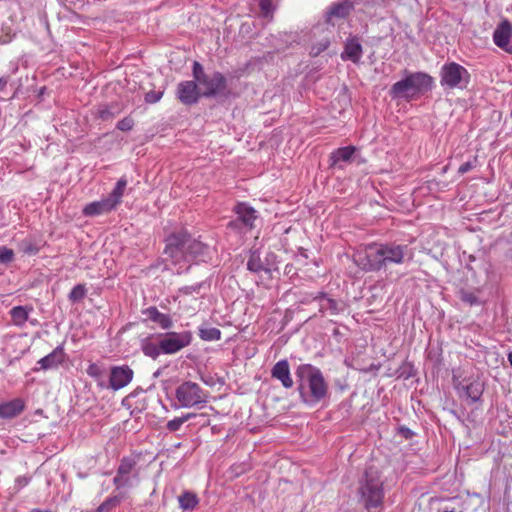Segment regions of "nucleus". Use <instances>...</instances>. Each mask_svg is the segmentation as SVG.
Returning <instances> with one entry per match:
<instances>
[{"mask_svg": "<svg viewBox=\"0 0 512 512\" xmlns=\"http://www.w3.org/2000/svg\"><path fill=\"white\" fill-rule=\"evenodd\" d=\"M314 300L319 302V311L321 313L328 311L330 315H337L344 310L342 302L329 298L324 293H320Z\"/></svg>", "mask_w": 512, "mask_h": 512, "instance_id": "aec40b11", "label": "nucleus"}, {"mask_svg": "<svg viewBox=\"0 0 512 512\" xmlns=\"http://www.w3.org/2000/svg\"><path fill=\"white\" fill-rule=\"evenodd\" d=\"M468 259H469V263L467 264L466 267L468 270L473 271V267H472L471 263L476 260V257L474 255H469Z\"/></svg>", "mask_w": 512, "mask_h": 512, "instance_id": "a18cd8bd", "label": "nucleus"}, {"mask_svg": "<svg viewBox=\"0 0 512 512\" xmlns=\"http://www.w3.org/2000/svg\"><path fill=\"white\" fill-rule=\"evenodd\" d=\"M115 209L113 203H111L108 198L102 199L100 201H95L87 204L83 209V214L85 216H97L104 213H108Z\"/></svg>", "mask_w": 512, "mask_h": 512, "instance_id": "5701e85b", "label": "nucleus"}, {"mask_svg": "<svg viewBox=\"0 0 512 512\" xmlns=\"http://www.w3.org/2000/svg\"><path fill=\"white\" fill-rule=\"evenodd\" d=\"M199 417L203 420L202 425L209 424V419L205 414L188 413L182 417L174 418L167 422L166 427L170 432H175L189 419Z\"/></svg>", "mask_w": 512, "mask_h": 512, "instance_id": "393cba45", "label": "nucleus"}, {"mask_svg": "<svg viewBox=\"0 0 512 512\" xmlns=\"http://www.w3.org/2000/svg\"><path fill=\"white\" fill-rule=\"evenodd\" d=\"M190 331L166 332L150 335L141 341L143 354L152 359H157L161 354H176L192 342Z\"/></svg>", "mask_w": 512, "mask_h": 512, "instance_id": "7ed1b4c3", "label": "nucleus"}, {"mask_svg": "<svg viewBox=\"0 0 512 512\" xmlns=\"http://www.w3.org/2000/svg\"><path fill=\"white\" fill-rule=\"evenodd\" d=\"M401 432L406 438H409L413 435L412 431L408 428H401Z\"/></svg>", "mask_w": 512, "mask_h": 512, "instance_id": "49530a36", "label": "nucleus"}, {"mask_svg": "<svg viewBox=\"0 0 512 512\" xmlns=\"http://www.w3.org/2000/svg\"><path fill=\"white\" fill-rule=\"evenodd\" d=\"M135 466L136 461L132 458L125 457L121 460L117 473L113 479V483L117 489L133 485L130 474L134 471Z\"/></svg>", "mask_w": 512, "mask_h": 512, "instance_id": "2eb2a0df", "label": "nucleus"}, {"mask_svg": "<svg viewBox=\"0 0 512 512\" xmlns=\"http://www.w3.org/2000/svg\"><path fill=\"white\" fill-rule=\"evenodd\" d=\"M8 77H0V91H3L8 83Z\"/></svg>", "mask_w": 512, "mask_h": 512, "instance_id": "c03bdc74", "label": "nucleus"}, {"mask_svg": "<svg viewBox=\"0 0 512 512\" xmlns=\"http://www.w3.org/2000/svg\"><path fill=\"white\" fill-rule=\"evenodd\" d=\"M86 372H87V374L90 377H92V378H94L96 380H98L101 377H103V375L105 373L104 369L101 366H99L98 364H96V363H91L87 367Z\"/></svg>", "mask_w": 512, "mask_h": 512, "instance_id": "f704fd0d", "label": "nucleus"}, {"mask_svg": "<svg viewBox=\"0 0 512 512\" xmlns=\"http://www.w3.org/2000/svg\"><path fill=\"white\" fill-rule=\"evenodd\" d=\"M406 258H410L407 245L373 243L366 248L365 252L357 253L354 256V262L365 272H376L389 265L402 264Z\"/></svg>", "mask_w": 512, "mask_h": 512, "instance_id": "f257e3e1", "label": "nucleus"}, {"mask_svg": "<svg viewBox=\"0 0 512 512\" xmlns=\"http://www.w3.org/2000/svg\"><path fill=\"white\" fill-rule=\"evenodd\" d=\"M175 397L181 407H202L207 403L208 392L195 382L185 381L176 388Z\"/></svg>", "mask_w": 512, "mask_h": 512, "instance_id": "0eeeda50", "label": "nucleus"}, {"mask_svg": "<svg viewBox=\"0 0 512 512\" xmlns=\"http://www.w3.org/2000/svg\"><path fill=\"white\" fill-rule=\"evenodd\" d=\"M185 231L171 233L165 239V249L163 255L165 260H170L172 263L177 264L187 258L186 255V242Z\"/></svg>", "mask_w": 512, "mask_h": 512, "instance_id": "1a4fd4ad", "label": "nucleus"}, {"mask_svg": "<svg viewBox=\"0 0 512 512\" xmlns=\"http://www.w3.org/2000/svg\"><path fill=\"white\" fill-rule=\"evenodd\" d=\"M179 506L183 510H193L198 505L197 495L190 491H185L178 497Z\"/></svg>", "mask_w": 512, "mask_h": 512, "instance_id": "c756f323", "label": "nucleus"}, {"mask_svg": "<svg viewBox=\"0 0 512 512\" xmlns=\"http://www.w3.org/2000/svg\"><path fill=\"white\" fill-rule=\"evenodd\" d=\"M134 126L132 118L126 117L117 123V128L121 131H130Z\"/></svg>", "mask_w": 512, "mask_h": 512, "instance_id": "58836bf2", "label": "nucleus"}, {"mask_svg": "<svg viewBox=\"0 0 512 512\" xmlns=\"http://www.w3.org/2000/svg\"><path fill=\"white\" fill-rule=\"evenodd\" d=\"M21 249L25 254H28V255H35L39 251V248L35 244H33L32 242H28V241H23L21 243Z\"/></svg>", "mask_w": 512, "mask_h": 512, "instance_id": "4c0bfd02", "label": "nucleus"}, {"mask_svg": "<svg viewBox=\"0 0 512 512\" xmlns=\"http://www.w3.org/2000/svg\"><path fill=\"white\" fill-rule=\"evenodd\" d=\"M24 409V403L21 399H14L12 401L0 404V417L13 418L19 415Z\"/></svg>", "mask_w": 512, "mask_h": 512, "instance_id": "b1692460", "label": "nucleus"}, {"mask_svg": "<svg viewBox=\"0 0 512 512\" xmlns=\"http://www.w3.org/2000/svg\"><path fill=\"white\" fill-rule=\"evenodd\" d=\"M297 391L302 403L314 406L329 395V386L321 370L311 364H300L295 369Z\"/></svg>", "mask_w": 512, "mask_h": 512, "instance_id": "f03ea898", "label": "nucleus"}, {"mask_svg": "<svg viewBox=\"0 0 512 512\" xmlns=\"http://www.w3.org/2000/svg\"><path fill=\"white\" fill-rule=\"evenodd\" d=\"M177 98L178 100L187 106L198 103L202 96V92L199 88L198 83L194 81H182L177 85Z\"/></svg>", "mask_w": 512, "mask_h": 512, "instance_id": "9b49d317", "label": "nucleus"}, {"mask_svg": "<svg viewBox=\"0 0 512 512\" xmlns=\"http://www.w3.org/2000/svg\"><path fill=\"white\" fill-rule=\"evenodd\" d=\"M87 290L84 284L76 285L68 295V298L71 302L76 303L84 299L86 296Z\"/></svg>", "mask_w": 512, "mask_h": 512, "instance_id": "72a5a7b5", "label": "nucleus"}, {"mask_svg": "<svg viewBox=\"0 0 512 512\" xmlns=\"http://www.w3.org/2000/svg\"><path fill=\"white\" fill-rule=\"evenodd\" d=\"M192 75L199 85L202 96L206 98L226 97L229 94L227 79L218 71L210 74L204 71L203 66L194 61L192 67Z\"/></svg>", "mask_w": 512, "mask_h": 512, "instance_id": "423d86ee", "label": "nucleus"}, {"mask_svg": "<svg viewBox=\"0 0 512 512\" xmlns=\"http://www.w3.org/2000/svg\"><path fill=\"white\" fill-rule=\"evenodd\" d=\"M134 372L128 365L113 366L110 369L109 387L114 391L127 386L133 379Z\"/></svg>", "mask_w": 512, "mask_h": 512, "instance_id": "f8f14e48", "label": "nucleus"}, {"mask_svg": "<svg viewBox=\"0 0 512 512\" xmlns=\"http://www.w3.org/2000/svg\"><path fill=\"white\" fill-rule=\"evenodd\" d=\"M271 377L280 381L282 386L286 389H290L294 385L290 373V366L286 359L278 361L271 369Z\"/></svg>", "mask_w": 512, "mask_h": 512, "instance_id": "dca6fc26", "label": "nucleus"}, {"mask_svg": "<svg viewBox=\"0 0 512 512\" xmlns=\"http://www.w3.org/2000/svg\"><path fill=\"white\" fill-rule=\"evenodd\" d=\"M16 482H17V485L19 487H24V486H26L28 484V479L25 478V477H20V478L17 479Z\"/></svg>", "mask_w": 512, "mask_h": 512, "instance_id": "37998d69", "label": "nucleus"}, {"mask_svg": "<svg viewBox=\"0 0 512 512\" xmlns=\"http://www.w3.org/2000/svg\"><path fill=\"white\" fill-rule=\"evenodd\" d=\"M159 373H160V372H159V371H157V372L154 374V376H155V377H157V376L159 375Z\"/></svg>", "mask_w": 512, "mask_h": 512, "instance_id": "09e8293b", "label": "nucleus"}, {"mask_svg": "<svg viewBox=\"0 0 512 512\" xmlns=\"http://www.w3.org/2000/svg\"><path fill=\"white\" fill-rule=\"evenodd\" d=\"M440 83L449 89L465 88L469 83L470 74L466 68L456 62H450L441 68Z\"/></svg>", "mask_w": 512, "mask_h": 512, "instance_id": "6e6552de", "label": "nucleus"}, {"mask_svg": "<svg viewBox=\"0 0 512 512\" xmlns=\"http://www.w3.org/2000/svg\"><path fill=\"white\" fill-rule=\"evenodd\" d=\"M405 77L395 82L389 91L392 99L410 100L414 96L431 90L433 78L424 72H408L404 70Z\"/></svg>", "mask_w": 512, "mask_h": 512, "instance_id": "39448f33", "label": "nucleus"}, {"mask_svg": "<svg viewBox=\"0 0 512 512\" xmlns=\"http://www.w3.org/2000/svg\"><path fill=\"white\" fill-rule=\"evenodd\" d=\"M379 469L367 466L363 478L359 482L360 501L368 512L380 511L383 507L384 488Z\"/></svg>", "mask_w": 512, "mask_h": 512, "instance_id": "20e7f679", "label": "nucleus"}, {"mask_svg": "<svg viewBox=\"0 0 512 512\" xmlns=\"http://www.w3.org/2000/svg\"><path fill=\"white\" fill-rule=\"evenodd\" d=\"M330 45V39L329 37L322 38L319 42L313 44L310 49V56L317 57L319 56L323 51H325Z\"/></svg>", "mask_w": 512, "mask_h": 512, "instance_id": "473e14b6", "label": "nucleus"}, {"mask_svg": "<svg viewBox=\"0 0 512 512\" xmlns=\"http://www.w3.org/2000/svg\"><path fill=\"white\" fill-rule=\"evenodd\" d=\"M476 292H480V290L477 289L476 291H471L462 288L458 292V297L463 303L469 306H479L482 304V301L479 299Z\"/></svg>", "mask_w": 512, "mask_h": 512, "instance_id": "7c9ffc66", "label": "nucleus"}, {"mask_svg": "<svg viewBox=\"0 0 512 512\" xmlns=\"http://www.w3.org/2000/svg\"><path fill=\"white\" fill-rule=\"evenodd\" d=\"M113 116H114V114L110 111L109 108H103V109L99 110V117L102 120H108V119L112 118Z\"/></svg>", "mask_w": 512, "mask_h": 512, "instance_id": "79ce46f5", "label": "nucleus"}, {"mask_svg": "<svg viewBox=\"0 0 512 512\" xmlns=\"http://www.w3.org/2000/svg\"><path fill=\"white\" fill-rule=\"evenodd\" d=\"M30 512H49V511H44V510H40V509H32Z\"/></svg>", "mask_w": 512, "mask_h": 512, "instance_id": "de8ad7c7", "label": "nucleus"}, {"mask_svg": "<svg viewBox=\"0 0 512 512\" xmlns=\"http://www.w3.org/2000/svg\"><path fill=\"white\" fill-rule=\"evenodd\" d=\"M65 352L62 345L57 346L50 354L41 358L37 364L43 370H49L57 368L64 362Z\"/></svg>", "mask_w": 512, "mask_h": 512, "instance_id": "f3484780", "label": "nucleus"}, {"mask_svg": "<svg viewBox=\"0 0 512 512\" xmlns=\"http://www.w3.org/2000/svg\"><path fill=\"white\" fill-rule=\"evenodd\" d=\"M454 386L459 391L460 396L466 397L471 400V402L479 401L484 391V383L479 379H472L463 382H459L454 379Z\"/></svg>", "mask_w": 512, "mask_h": 512, "instance_id": "ddd939ff", "label": "nucleus"}, {"mask_svg": "<svg viewBox=\"0 0 512 512\" xmlns=\"http://www.w3.org/2000/svg\"><path fill=\"white\" fill-rule=\"evenodd\" d=\"M260 9L264 16H268L272 12V2L271 0H260L259 2Z\"/></svg>", "mask_w": 512, "mask_h": 512, "instance_id": "a19ab883", "label": "nucleus"}, {"mask_svg": "<svg viewBox=\"0 0 512 512\" xmlns=\"http://www.w3.org/2000/svg\"><path fill=\"white\" fill-rule=\"evenodd\" d=\"M352 4L349 2L336 3L327 12V22L332 23L333 18L343 19L352 9Z\"/></svg>", "mask_w": 512, "mask_h": 512, "instance_id": "a878e982", "label": "nucleus"}, {"mask_svg": "<svg viewBox=\"0 0 512 512\" xmlns=\"http://www.w3.org/2000/svg\"><path fill=\"white\" fill-rule=\"evenodd\" d=\"M476 162H477L476 157L474 158L473 161L464 162L463 164L460 165V167L458 169V173L463 175V174L469 172L476 166Z\"/></svg>", "mask_w": 512, "mask_h": 512, "instance_id": "ea45409f", "label": "nucleus"}, {"mask_svg": "<svg viewBox=\"0 0 512 512\" xmlns=\"http://www.w3.org/2000/svg\"><path fill=\"white\" fill-rule=\"evenodd\" d=\"M142 314L154 323H157L163 330H168L173 326V320L168 314L161 313L156 307L152 306L142 311Z\"/></svg>", "mask_w": 512, "mask_h": 512, "instance_id": "6ab92c4d", "label": "nucleus"}, {"mask_svg": "<svg viewBox=\"0 0 512 512\" xmlns=\"http://www.w3.org/2000/svg\"><path fill=\"white\" fill-rule=\"evenodd\" d=\"M163 93V91L151 90L145 94V102L149 104H155L158 101H160V99L163 96Z\"/></svg>", "mask_w": 512, "mask_h": 512, "instance_id": "c9c22d12", "label": "nucleus"}, {"mask_svg": "<svg viewBox=\"0 0 512 512\" xmlns=\"http://www.w3.org/2000/svg\"><path fill=\"white\" fill-rule=\"evenodd\" d=\"M126 186H127V179L123 176L117 181L115 188L112 190V192L107 197L108 200L111 203H113V206L115 208L121 202V198L124 195Z\"/></svg>", "mask_w": 512, "mask_h": 512, "instance_id": "c85d7f7f", "label": "nucleus"}, {"mask_svg": "<svg viewBox=\"0 0 512 512\" xmlns=\"http://www.w3.org/2000/svg\"><path fill=\"white\" fill-rule=\"evenodd\" d=\"M14 252L5 246L0 247V262L9 263L13 260Z\"/></svg>", "mask_w": 512, "mask_h": 512, "instance_id": "e433bc0d", "label": "nucleus"}, {"mask_svg": "<svg viewBox=\"0 0 512 512\" xmlns=\"http://www.w3.org/2000/svg\"><path fill=\"white\" fill-rule=\"evenodd\" d=\"M362 56V45L357 37L347 40L344 51L341 55L342 59H349L354 63L359 62Z\"/></svg>", "mask_w": 512, "mask_h": 512, "instance_id": "4be33fe9", "label": "nucleus"}, {"mask_svg": "<svg viewBox=\"0 0 512 512\" xmlns=\"http://www.w3.org/2000/svg\"><path fill=\"white\" fill-rule=\"evenodd\" d=\"M199 336L205 341H214L221 338V331L215 327L200 328Z\"/></svg>", "mask_w": 512, "mask_h": 512, "instance_id": "2f4dec72", "label": "nucleus"}, {"mask_svg": "<svg viewBox=\"0 0 512 512\" xmlns=\"http://www.w3.org/2000/svg\"><path fill=\"white\" fill-rule=\"evenodd\" d=\"M237 219L230 221L228 226L231 228H243L245 230H251L254 228V222L258 218L257 211L246 203H239L235 207Z\"/></svg>", "mask_w": 512, "mask_h": 512, "instance_id": "9d476101", "label": "nucleus"}, {"mask_svg": "<svg viewBox=\"0 0 512 512\" xmlns=\"http://www.w3.org/2000/svg\"><path fill=\"white\" fill-rule=\"evenodd\" d=\"M247 269L252 273L270 272V269L262 262L258 251H252L250 253Z\"/></svg>", "mask_w": 512, "mask_h": 512, "instance_id": "cd10ccee", "label": "nucleus"}, {"mask_svg": "<svg viewBox=\"0 0 512 512\" xmlns=\"http://www.w3.org/2000/svg\"><path fill=\"white\" fill-rule=\"evenodd\" d=\"M356 151L354 146H345L336 149L330 154L329 161L331 167L343 168L341 163H349L352 161L353 155Z\"/></svg>", "mask_w": 512, "mask_h": 512, "instance_id": "a211bd4d", "label": "nucleus"}, {"mask_svg": "<svg viewBox=\"0 0 512 512\" xmlns=\"http://www.w3.org/2000/svg\"><path fill=\"white\" fill-rule=\"evenodd\" d=\"M186 255L187 257L198 258L204 257L207 253L208 246L199 240L193 239L190 234L185 231Z\"/></svg>", "mask_w": 512, "mask_h": 512, "instance_id": "412c9836", "label": "nucleus"}, {"mask_svg": "<svg viewBox=\"0 0 512 512\" xmlns=\"http://www.w3.org/2000/svg\"><path fill=\"white\" fill-rule=\"evenodd\" d=\"M493 41L496 46L512 54V24L508 20L498 24L493 33Z\"/></svg>", "mask_w": 512, "mask_h": 512, "instance_id": "4468645a", "label": "nucleus"}, {"mask_svg": "<svg viewBox=\"0 0 512 512\" xmlns=\"http://www.w3.org/2000/svg\"><path fill=\"white\" fill-rule=\"evenodd\" d=\"M33 308L31 306H15L10 310V315L14 325L22 327L29 319V312Z\"/></svg>", "mask_w": 512, "mask_h": 512, "instance_id": "bb28decb", "label": "nucleus"}]
</instances>
